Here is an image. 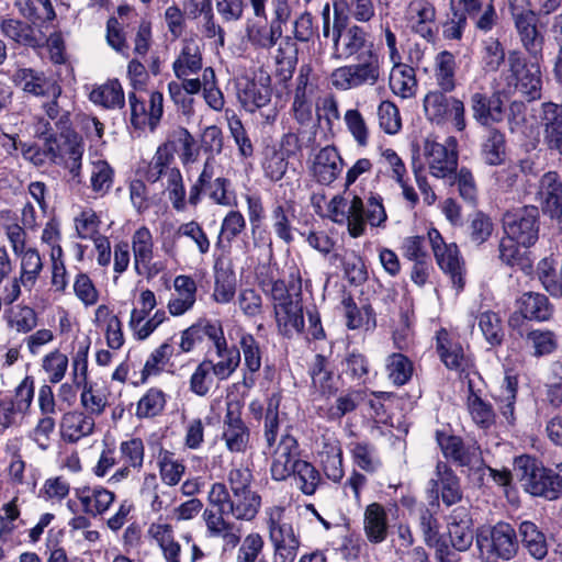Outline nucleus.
Masks as SVG:
<instances>
[{
	"mask_svg": "<svg viewBox=\"0 0 562 562\" xmlns=\"http://www.w3.org/2000/svg\"><path fill=\"white\" fill-rule=\"evenodd\" d=\"M389 85L395 95L402 99L413 98L417 90L415 69L403 63L393 65Z\"/></svg>",
	"mask_w": 562,
	"mask_h": 562,
	"instance_id": "obj_43",
	"label": "nucleus"
},
{
	"mask_svg": "<svg viewBox=\"0 0 562 562\" xmlns=\"http://www.w3.org/2000/svg\"><path fill=\"white\" fill-rule=\"evenodd\" d=\"M240 352L244 357L241 385L252 389L257 381V373L261 368L262 351L259 342L251 334H243L239 339Z\"/></svg>",
	"mask_w": 562,
	"mask_h": 562,
	"instance_id": "obj_31",
	"label": "nucleus"
},
{
	"mask_svg": "<svg viewBox=\"0 0 562 562\" xmlns=\"http://www.w3.org/2000/svg\"><path fill=\"white\" fill-rule=\"evenodd\" d=\"M450 92L440 88L430 90L424 97L425 115L430 123L436 125L452 122L456 130L462 132L467 127L464 103L450 95Z\"/></svg>",
	"mask_w": 562,
	"mask_h": 562,
	"instance_id": "obj_12",
	"label": "nucleus"
},
{
	"mask_svg": "<svg viewBox=\"0 0 562 562\" xmlns=\"http://www.w3.org/2000/svg\"><path fill=\"white\" fill-rule=\"evenodd\" d=\"M344 168V160L334 146L322 148L315 156L312 175L315 180L324 186L331 184Z\"/></svg>",
	"mask_w": 562,
	"mask_h": 562,
	"instance_id": "obj_28",
	"label": "nucleus"
},
{
	"mask_svg": "<svg viewBox=\"0 0 562 562\" xmlns=\"http://www.w3.org/2000/svg\"><path fill=\"white\" fill-rule=\"evenodd\" d=\"M539 210L535 205H525L507 211L503 216L505 234L528 248L539 238Z\"/></svg>",
	"mask_w": 562,
	"mask_h": 562,
	"instance_id": "obj_14",
	"label": "nucleus"
},
{
	"mask_svg": "<svg viewBox=\"0 0 562 562\" xmlns=\"http://www.w3.org/2000/svg\"><path fill=\"white\" fill-rule=\"evenodd\" d=\"M465 378L468 379V412L476 426L487 429L495 423L493 406L474 391V380L470 378V373H467Z\"/></svg>",
	"mask_w": 562,
	"mask_h": 562,
	"instance_id": "obj_37",
	"label": "nucleus"
},
{
	"mask_svg": "<svg viewBox=\"0 0 562 562\" xmlns=\"http://www.w3.org/2000/svg\"><path fill=\"white\" fill-rule=\"evenodd\" d=\"M353 465L367 473H375L382 465L375 446L368 440H352L347 446Z\"/></svg>",
	"mask_w": 562,
	"mask_h": 562,
	"instance_id": "obj_39",
	"label": "nucleus"
},
{
	"mask_svg": "<svg viewBox=\"0 0 562 562\" xmlns=\"http://www.w3.org/2000/svg\"><path fill=\"white\" fill-rule=\"evenodd\" d=\"M132 249L134 256V268L142 274L140 268L149 270L154 258V240L148 227L142 226L132 235Z\"/></svg>",
	"mask_w": 562,
	"mask_h": 562,
	"instance_id": "obj_41",
	"label": "nucleus"
},
{
	"mask_svg": "<svg viewBox=\"0 0 562 562\" xmlns=\"http://www.w3.org/2000/svg\"><path fill=\"white\" fill-rule=\"evenodd\" d=\"M94 418L85 412L70 411L61 416L59 431L61 439L67 443H77L93 434Z\"/></svg>",
	"mask_w": 562,
	"mask_h": 562,
	"instance_id": "obj_29",
	"label": "nucleus"
},
{
	"mask_svg": "<svg viewBox=\"0 0 562 562\" xmlns=\"http://www.w3.org/2000/svg\"><path fill=\"white\" fill-rule=\"evenodd\" d=\"M341 304L347 319L346 326L349 329L353 330L363 328L366 330H371L375 328V313L370 304H364L361 307H358L351 295L345 296Z\"/></svg>",
	"mask_w": 562,
	"mask_h": 562,
	"instance_id": "obj_40",
	"label": "nucleus"
},
{
	"mask_svg": "<svg viewBox=\"0 0 562 562\" xmlns=\"http://www.w3.org/2000/svg\"><path fill=\"white\" fill-rule=\"evenodd\" d=\"M519 536L522 547L536 560H542L548 554V543L544 533L529 520L519 525Z\"/></svg>",
	"mask_w": 562,
	"mask_h": 562,
	"instance_id": "obj_47",
	"label": "nucleus"
},
{
	"mask_svg": "<svg viewBox=\"0 0 562 562\" xmlns=\"http://www.w3.org/2000/svg\"><path fill=\"white\" fill-rule=\"evenodd\" d=\"M21 257L20 280L24 288L31 290L43 270L40 252L34 248L24 249Z\"/></svg>",
	"mask_w": 562,
	"mask_h": 562,
	"instance_id": "obj_63",
	"label": "nucleus"
},
{
	"mask_svg": "<svg viewBox=\"0 0 562 562\" xmlns=\"http://www.w3.org/2000/svg\"><path fill=\"white\" fill-rule=\"evenodd\" d=\"M363 530L369 542L382 543L389 535L387 513L380 503H371L363 515Z\"/></svg>",
	"mask_w": 562,
	"mask_h": 562,
	"instance_id": "obj_34",
	"label": "nucleus"
},
{
	"mask_svg": "<svg viewBox=\"0 0 562 562\" xmlns=\"http://www.w3.org/2000/svg\"><path fill=\"white\" fill-rule=\"evenodd\" d=\"M289 203H276L271 209L270 220L276 236L284 244L290 245L294 240L293 227L289 216L292 211Z\"/></svg>",
	"mask_w": 562,
	"mask_h": 562,
	"instance_id": "obj_59",
	"label": "nucleus"
},
{
	"mask_svg": "<svg viewBox=\"0 0 562 562\" xmlns=\"http://www.w3.org/2000/svg\"><path fill=\"white\" fill-rule=\"evenodd\" d=\"M292 475L299 490L306 496L314 495L322 483L318 470L308 461L302 460L296 464Z\"/></svg>",
	"mask_w": 562,
	"mask_h": 562,
	"instance_id": "obj_64",
	"label": "nucleus"
},
{
	"mask_svg": "<svg viewBox=\"0 0 562 562\" xmlns=\"http://www.w3.org/2000/svg\"><path fill=\"white\" fill-rule=\"evenodd\" d=\"M319 92V77L311 64L300 66L291 91L290 113L301 126H308L314 119L315 101Z\"/></svg>",
	"mask_w": 562,
	"mask_h": 562,
	"instance_id": "obj_10",
	"label": "nucleus"
},
{
	"mask_svg": "<svg viewBox=\"0 0 562 562\" xmlns=\"http://www.w3.org/2000/svg\"><path fill=\"white\" fill-rule=\"evenodd\" d=\"M246 33L249 42L261 48L273 47L282 34L271 24H267V19L261 21H248Z\"/></svg>",
	"mask_w": 562,
	"mask_h": 562,
	"instance_id": "obj_57",
	"label": "nucleus"
},
{
	"mask_svg": "<svg viewBox=\"0 0 562 562\" xmlns=\"http://www.w3.org/2000/svg\"><path fill=\"white\" fill-rule=\"evenodd\" d=\"M514 470L524 490L532 496L555 501L562 496V462L557 470L544 468L536 458L522 454L515 459Z\"/></svg>",
	"mask_w": 562,
	"mask_h": 562,
	"instance_id": "obj_3",
	"label": "nucleus"
},
{
	"mask_svg": "<svg viewBox=\"0 0 562 562\" xmlns=\"http://www.w3.org/2000/svg\"><path fill=\"white\" fill-rule=\"evenodd\" d=\"M476 546L487 562L509 561L518 552L519 542L515 528L504 521L483 526L476 533Z\"/></svg>",
	"mask_w": 562,
	"mask_h": 562,
	"instance_id": "obj_9",
	"label": "nucleus"
},
{
	"mask_svg": "<svg viewBox=\"0 0 562 562\" xmlns=\"http://www.w3.org/2000/svg\"><path fill=\"white\" fill-rule=\"evenodd\" d=\"M385 371L389 380L396 386L408 383L413 376L414 364L408 357L393 352L385 359Z\"/></svg>",
	"mask_w": 562,
	"mask_h": 562,
	"instance_id": "obj_53",
	"label": "nucleus"
},
{
	"mask_svg": "<svg viewBox=\"0 0 562 562\" xmlns=\"http://www.w3.org/2000/svg\"><path fill=\"white\" fill-rule=\"evenodd\" d=\"M222 440L232 453H244L250 441V429L243 419V404L228 401L223 417Z\"/></svg>",
	"mask_w": 562,
	"mask_h": 562,
	"instance_id": "obj_18",
	"label": "nucleus"
},
{
	"mask_svg": "<svg viewBox=\"0 0 562 562\" xmlns=\"http://www.w3.org/2000/svg\"><path fill=\"white\" fill-rule=\"evenodd\" d=\"M539 60L528 63L520 50H509L506 68L501 74L508 92L519 90L529 101L541 98L542 79Z\"/></svg>",
	"mask_w": 562,
	"mask_h": 562,
	"instance_id": "obj_6",
	"label": "nucleus"
},
{
	"mask_svg": "<svg viewBox=\"0 0 562 562\" xmlns=\"http://www.w3.org/2000/svg\"><path fill=\"white\" fill-rule=\"evenodd\" d=\"M273 312L278 330L282 336L292 338L303 333L305 323L301 302L273 304Z\"/></svg>",
	"mask_w": 562,
	"mask_h": 562,
	"instance_id": "obj_30",
	"label": "nucleus"
},
{
	"mask_svg": "<svg viewBox=\"0 0 562 562\" xmlns=\"http://www.w3.org/2000/svg\"><path fill=\"white\" fill-rule=\"evenodd\" d=\"M166 393L158 387H150L138 400L135 415L137 418H151L160 415L167 402Z\"/></svg>",
	"mask_w": 562,
	"mask_h": 562,
	"instance_id": "obj_61",
	"label": "nucleus"
},
{
	"mask_svg": "<svg viewBox=\"0 0 562 562\" xmlns=\"http://www.w3.org/2000/svg\"><path fill=\"white\" fill-rule=\"evenodd\" d=\"M238 99L245 110L255 112L270 103L271 89L267 85L246 81L244 87L238 90Z\"/></svg>",
	"mask_w": 562,
	"mask_h": 562,
	"instance_id": "obj_49",
	"label": "nucleus"
},
{
	"mask_svg": "<svg viewBox=\"0 0 562 562\" xmlns=\"http://www.w3.org/2000/svg\"><path fill=\"white\" fill-rule=\"evenodd\" d=\"M172 69L177 78H186L202 69V54L195 41L184 42L180 54L172 64Z\"/></svg>",
	"mask_w": 562,
	"mask_h": 562,
	"instance_id": "obj_42",
	"label": "nucleus"
},
{
	"mask_svg": "<svg viewBox=\"0 0 562 562\" xmlns=\"http://www.w3.org/2000/svg\"><path fill=\"white\" fill-rule=\"evenodd\" d=\"M521 246L517 239H513L506 235L499 243V259L505 265L517 268L525 272L531 270V261L525 251H521Z\"/></svg>",
	"mask_w": 562,
	"mask_h": 562,
	"instance_id": "obj_55",
	"label": "nucleus"
},
{
	"mask_svg": "<svg viewBox=\"0 0 562 562\" xmlns=\"http://www.w3.org/2000/svg\"><path fill=\"white\" fill-rule=\"evenodd\" d=\"M537 194L544 213L552 217L562 214V182L557 172L549 171L541 177Z\"/></svg>",
	"mask_w": 562,
	"mask_h": 562,
	"instance_id": "obj_32",
	"label": "nucleus"
},
{
	"mask_svg": "<svg viewBox=\"0 0 562 562\" xmlns=\"http://www.w3.org/2000/svg\"><path fill=\"white\" fill-rule=\"evenodd\" d=\"M431 493L438 498L439 493L443 504L451 506L462 498L460 480L453 470L445 462L438 461L436 465V477L430 480Z\"/></svg>",
	"mask_w": 562,
	"mask_h": 562,
	"instance_id": "obj_25",
	"label": "nucleus"
},
{
	"mask_svg": "<svg viewBox=\"0 0 562 562\" xmlns=\"http://www.w3.org/2000/svg\"><path fill=\"white\" fill-rule=\"evenodd\" d=\"M114 183V169L106 160L98 159L90 164L89 188L97 198L105 196Z\"/></svg>",
	"mask_w": 562,
	"mask_h": 562,
	"instance_id": "obj_48",
	"label": "nucleus"
},
{
	"mask_svg": "<svg viewBox=\"0 0 562 562\" xmlns=\"http://www.w3.org/2000/svg\"><path fill=\"white\" fill-rule=\"evenodd\" d=\"M173 293L167 308L171 316L178 317L191 311L196 302L198 286L192 277L180 274L173 280Z\"/></svg>",
	"mask_w": 562,
	"mask_h": 562,
	"instance_id": "obj_26",
	"label": "nucleus"
},
{
	"mask_svg": "<svg viewBox=\"0 0 562 562\" xmlns=\"http://www.w3.org/2000/svg\"><path fill=\"white\" fill-rule=\"evenodd\" d=\"M128 103L132 125L138 130L148 126L150 131H155L164 114L162 93L159 91L130 92Z\"/></svg>",
	"mask_w": 562,
	"mask_h": 562,
	"instance_id": "obj_17",
	"label": "nucleus"
},
{
	"mask_svg": "<svg viewBox=\"0 0 562 562\" xmlns=\"http://www.w3.org/2000/svg\"><path fill=\"white\" fill-rule=\"evenodd\" d=\"M222 330L223 327L218 323L206 322L204 324L198 323L191 325L180 333L178 351L175 355L191 352L199 344L202 342L204 337H207L214 344V331L216 336H218Z\"/></svg>",
	"mask_w": 562,
	"mask_h": 562,
	"instance_id": "obj_38",
	"label": "nucleus"
},
{
	"mask_svg": "<svg viewBox=\"0 0 562 562\" xmlns=\"http://www.w3.org/2000/svg\"><path fill=\"white\" fill-rule=\"evenodd\" d=\"M342 11H347L352 19L361 23L370 22L375 16L373 0H335V18Z\"/></svg>",
	"mask_w": 562,
	"mask_h": 562,
	"instance_id": "obj_60",
	"label": "nucleus"
},
{
	"mask_svg": "<svg viewBox=\"0 0 562 562\" xmlns=\"http://www.w3.org/2000/svg\"><path fill=\"white\" fill-rule=\"evenodd\" d=\"M506 137L497 128H490L481 145V156L488 166H501L506 160Z\"/></svg>",
	"mask_w": 562,
	"mask_h": 562,
	"instance_id": "obj_44",
	"label": "nucleus"
},
{
	"mask_svg": "<svg viewBox=\"0 0 562 562\" xmlns=\"http://www.w3.org/2000/svg\"><path fill=\"white\" fill-rule=\"evenodd\" d=\"M407 27L427 43H435L438 35L437 9L430 0H411L405 10Z\"/></svg>",
	"mask_w": 562,
	"mask_h": 562,
	"instance_id": "obj_20",
	"label": "nucleus"
},
{
	"mask_svg": "<svg viewBox=\"0 0 562 562\" xmlns=\"http://www.w3.org/2000/svg\"><path fill=\"white\" fill-rule=\"evenodd\" d=\"M331 220L337 224H347V229L352 238H358L366 233V223L372 227H382L387 220L382 198L372 195L364 205L362 199L353 195L346 210H339L337 205L330 209Z\"/></svg>",
	"mask_w": 562,
	"mask_h": 562,
	"instance_id": "obj_4",
	"label": "nucleus"
},
{
	"mask_svg": "<svg viewBox=\"0 0 562 562\" xmlns=\"http://www.w3.org/2000/svg\"><path fill=\"white\" fill-rule=\"evenodd\" d=\"M13 81L22 90L35 97H60L63 89L53 78L47 77L43 71L32 68H20L13 75Z\"/></svg>",
	"mask_w": 562,
	"mask_h": 562,
	"instance_id": "obj_22",
	"label": "nucleus"
},
{
	"mask_svg": "<svg viewBox=\"0 0 562 562\" xmlns=\"http://www.w3.org/2000/svg\"><path fill=\"white\" fill-rule=\"evenodd\" d=\"M34 379L26 375L12 395L0 398V426L8 429L18 426L30 411L34 398Z\"/></svg>",
	"mask_w": 562,
	"mask_h": 562,
	"instance_id": "obj_16",
	"label": "nucleus"
},
{
	"mask_svg": "<svg viewBox=\"0 0 562 562\" xmlns=\"http://www.w3.org/2000/svg\"><path fill=\"white\" fill-rule=\"evenodd\" d=\"M508 12L518 40L530 56L537 60L543 57L544 34L539 27V19L544 14L536 11L531 0H507Z\"/></svg>",
	"mask_w": 562,
	"mask_h": 562,
	"instance_id": "obj_5",
	"label": "nucleus"
},
{
	"mask_svg": "<svg viewBox=\"0 0 562 562\" xmlns=\"http://www.w3.org/2000/svg\"><path fill=\"white\" fill-rule=\"evenodd\" d=\"M269 539L273 548L272 562H294L300 549V535L293 528L284 506L266 509Z\"/></svg>",
	"mask_w": 562,
	"mask_h": 562,
	"instance_id": "obj_7",
	"label": "nucleus"
},
{
	"mask_svg": "<svg viewBox=\"0 0 562 562\" xmlns=\"http://www.w3.org/2000/svg\"><path fill=\"white\" fill-rule=\"evenodd\" d=\"M145 179L149 183L160 182L168 193V199L177 212L187 209L183 177L177 166L173 148L164 143L158 146L145 170Z\"/></svg>",
	"mask_w": 562,
	"mask_h": 562,
	"instance_id": "obj_2",
	"label": "nucleus"
},
{
	"mask_svg": "<svg viewBox=\"0 0 562 562\" xmlns=\"http://www.w3.org/2000/svg\"><path fill=\"white\" fill-rule=\"evenodd\" d=\"M357 63L336 68L330 82L337 90L347 91L363 86H374L381 77V59L376 52L368 49L358 55Z\"/></svg>",
	"mask_w": 562,
	"mask_h": 562,
	"instance_id": "obj_8",
	"label": "nucleus"
},
{
	"mask_svg": "<svg viewBox=\"0 0 562 562\" xmlns=\"http://www.w3.org/2000/svg\"><path fill=\"white\" fill-rule=\"evenodd\" d=\"M90 100L105 109H121L125 103L124 91L117 79L108 80L95 87L90 93Z\"/></svg>",
	"mask_w": 562,
	"mask_h": 562,
	"instance_id": "obj_50",
	"label": "nucleus"
},
{
	"mask_svg": "<svg viewBox=\"0 0 562 562\" xmlns=\"http://www.w3.org/2000/svg\"><path fill=\"white\" fill-rule=\"evenodd\" d=\"M215 378L213 360L203 359L189 379L190 392L200 397L206 396L214 385Z\"/></svg>",
	"mask_w": 562,
	"mask_h": 562,
	"instance_id": "obj_54",
	"label": "nucleus"
},
{
	"mask_svg": "<svg viewBox=\"0 0 562 562\" xmlns=\"http://www.w3.org/2000/svg\"><path fill=\"white\" fill-rule=\"evenodd\" d=\"M236 293V277L233 270L214 268L213 300L218 304H227L233 301Z\"/></svg>",
	"mask_w": 562,
	"mask_h": 562,
	"instance_id": "obj_58",
	"label": "nucleus"
},
{
	"mask_svg": "<svg viewBox=\"0 0 562 562\" xmlns=\"http://www.w3.org/2000/svg\"><path fill=\"white\" fill-rule=\"evenodd\" d=\"M85 146L82 138L74 131L67 130L58 135L47 137V153L50 162L64 166L74 184L82 183L81 168Z\"/></svg>",
	"mask_w": 562,
	"mask_h": 562,
	"instance_id": "obj_11",
	"label": "nucleus"
},
{
	"mask_svg": "<svg viewBox=\"0 0 562 562\" xmlns=\"http://www.w3.org/2000/svg\"><path fill=\"white\" fill-rule=\"evenodd\" d=\"M297 450V441L293 436L283 435L281 437L270 467L271 477L274 481H284L292 475L296 464L302 461Z\"/></svg>",
	"mask_w": 562,
	"mask_h": 562,
	"instance_id": "obj_23",
	"label": "nucleus"
},
{
	"mask_svg": "<svg viewBox=\"0 0 562 562\" xmlns=\"http://www.w3.org/2000/svg\"><path fill=\"white\" fill-rule=\"evenodd\" d=\"M437 350L441 361L448 369L458 370L461 372V378L468 382L467 373L470 378L477 376V372L470 371V359L465 357L462 347L458 342H451L448 338V333L442 329L437 335Z\"/></svg>",
	"mask_w": 562,
	"mask_h": 562,
	"instance_id": "obj_27",
	"label": "nucleus"
},
{
	"mask_svg": "<svg viewBox=\"0 0 562 562\" xmlns=\"http://www.w3.org/2000/svg\"><path fill=\"white\" fill-rule=\"evenodd\" d=\"M86 514L98 516L104 514L115 501V494L103 486H85L77 491Z\"/></svg>",
	"mask_w": 562,
	"mask_h": 562,
	"instance_id": "obj_36",
	"label": "nucleus"
},
{
	"mask_svg": "<svg viewBox=\"0 0 562 562\" xmlns=\"http://www.w3.org/2000/svg\"><path fill=\"white\" fill-rule=\"evenodd\" d=\"M457 139L450 136L445 144L427 138L424 143L423 155L429 173L446 180L456 173L458 168Z\"/></svg>",
	"mask_w": 562,
	"mask_h": 562,
	"instance_id": "obj_15",
	"label": "nucleus"
},
{
	"mask_svg": "<svg viewBox=\"0 0 562 562\" xmlns=\"http://www.w3.org/2000/svg\"><path fill=\"white\" fill-rule=\"evenodd\" d=\"M159 475L168 486H176L181 481L186 465L183 461L176 458L175 453L161 448L157 458Z\"/></svg>",
	"mask_w": 562,
	"mask_h": 562,
	"instance_id": "obj_52",
	"label": "nucleus"
},
{
	"mask_svg": "<svg viewBox=\"0 0 562 562\" xmlns=\"http://www.w3.org/2000/svg\"><path fill=\"white\" fill-rule=\"evenodd\" d=\"M519 312L528 321L547 322L552 315L554 307L547 295L538 292H525L517 301Z\"/></svg>",
	"mask_w": 562,
	"mask_h": 562,
	"instance_id": "obj_35",
	"label": "nucleus"
},
{
	"mask_svg": "<svg viewBox=\"0 0 562 562\" xmlns=\"http://www.w3.org/2000/svg\"><path fill=\"white\" fill-rule=\"evenodd\" d=\"M14 5L29 20L52 22L56 18L50 0H14Z\"/></svg>",
	"mask_w": 562,
	"mask_h": 562,
	"instance_id": "obj_62",
	"label": "nucleus"
},
{
	"mask_svg": "<svg viewBox=\"0 0 562 562\" xmlns=\"http://www.w3.org/2000/svg\"><path fill=\"white\" fill-rule=\"evenodd\" d=\"M334 57L349 58L358 54L367 43V32L359 25H351L344 30V25L334 21L333 25Z\"/></svg>",
	"mask_w": 562,
	"mask_h": 562,
	"instance_id": "obj_21",
	"label": "nucleus"
},
{
	"mask_svg": "<svg viewBox=\"0 0 562 562\" xmlns=\"http://www.w3.org/2000/svg\"><path fill=\"white\" fill-rule=\"evenodd\" d=\"M427 238L438 267L449 277L457 292H461L465 285V262L457 244L446 243L441 233L435 227L428 229Z\"/></svg>",
	"mask_w": 562,
	"mask_h": 562,
	"instance_id": "obj_13",
	"label": "nucleus"
},
{
	"mask_svg": "<svg viewBox=\"0 0 562 562\" xmlns=\"http://www.w3.org/2000/svg\"><path fill=\"white\" fill-rule=\"evenodd\" d=\"M207 502L212 507L202 513L205 536L221 539L224 551L235 549L241 540L240 529L225 519L224 515L229 514L237 520L251 521L260 509V495L255 491L229 493L224 483L216 482L211 485Z\"/></svg>",
	"mask_w": 562,
	"mask_h": 562,
	"instance_id": "obj_1",
	"label": "nucleus"
},
{
	"mask_svg": "<svg viewBox=\"0 0 562 562\" xmlns=\"http://www.w3.org/2000/svg\"><path fill=\"white\" fill-rule=\"evenodd\" d=\"M471 110L473 119L483 126H491L504 120V103L498 92L491 95L475 92L471 95Z\"/></svg>",
	"mask_w": 562,
	"mask_h": 562,
	"instance_id": "obj_24",
	"label": "nucleus"
},
{
	"mask_svg": "<svg viewBox=\"0 0 562 562\" xmlns=\"http://www.w3.org/2000/svg\"><path fill=\"white\" fill-rule=\"evenodd\" d=\"M175 353L176 348L169 341H165L155 348L143 366L139 382L145 383L150 376L160 374Z\"/></svg>",
	"mask_w": 562,
	"mask_h": 562,
	"instance_id": "obj_51",
	"label": "nucleus"
},
{
	"mask_svg": "<svg viewBox=\"0 0 562 562\" xmlns=\"http://www.w3.org/2000/svg\"><path fill=\"white\" fill-rule=\"evenodd\" d=\"M457 59L449 50H442L435 57L434 76L437 87L447 91H453L457 87Z\"/></svg>",
	"mask_w": 562,
	"mask_h": 562,
	"instance_id": "obj_45",
	"label": "nucleus"
},
{
	"mask_svg": "<svg viewBox=\"0 0 562 562\" xmlns=\"http://www.w3.org/2000/svg\"><path fill=\"white\" fill-rule=\"evenodd\" d=\"M436 439L443 457L459 467L474 468L483 462L482 450L474 440L465 441L442 431L436 432Z\"/></svg>",
	"mask_w": 562,
	"mask_h": 562,
	"instance_id": "obj_19",
	"label": "nucleus"
},
{
	"mask_svg": "<svg viewBox=\"0 0 562 562\" xmlns=\"http://www.w3.org/2000/svg\"><path fill=\"white\" fill-rule=\"evenodd\" d=\"M312 386L323 395L333 394L336 387V380L329 361L323 355H316L310 367Z\"/></svg>",
	"mask_w": 562,
	"mask_h": 562,
	"instance_id": "obj_46",
	"label": "nucleus"
},
{
	"mask_svg": "<svg viewBox=\"0 0 562 562\" xmlns=\"http://www.w3.org/2000/svg\"><path fill=\"white\" fill-rule=\"evenodd\" d=\"M214 348L216 356L220 358L217 362H213L215 376L220 381L227 380L240 364V351L236 347H228L224 336V330L218 336L213 334Z\"/></svg>",
	"mask_w": 562,
	"mask_h": 562,
	"instance_id": "obj_33",
	"label": "nucleus"
},
{
	"mask_svg": "<svg viewBox=\"0 0 562 562\" xmlns=\"http://www.w3.org/2000/svg\"><path fill=\"white\" fill-rule=\"evenodd\" d=\"M522 337L526 347L536 358L551 355L558 347L557 336L549 329H532Z\"/></svg>",
	"mask_w": 562,
	"mask_h": 562,
	"instance_id": "obj_56",
	"label": "nucleus"
}]
</instances>
